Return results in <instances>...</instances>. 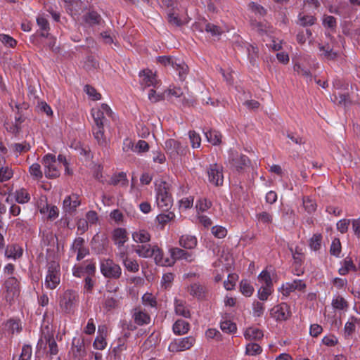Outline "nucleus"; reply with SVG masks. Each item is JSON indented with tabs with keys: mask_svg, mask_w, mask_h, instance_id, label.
<instances>
[{
	"mask_svg": "<svg viewBox=\"0 0 360 360\" xmlns=\"http://www.w3.org/2000/svg\"><path fill=\"white\" fill-rule=\"evenodd\" d=\"M293 69L297 75L304 77L307 82L312 81V75L309 69L302 67L300 63H295Z\"/></svg>",
	"mask_w": 360,
	"mask_h": 360,
	"instance_id": "obj_47",
	"label": "nucleus"
},
{
	"mask_svg": "<svg viewBox=\"0 0 360 360\" xmlns=\"http://www.w3.org/2000/svg\"><path fill=\"white\" fill-rule=\"evenodd\" d=\"M91 248L97 254L103 253L108 245V240L105 238L100 239L98 235L94 236L91 243Z\"/></svg>",
	"mask_w": 360,
	"mask_h": 360,
	"instance_id": "obj_28",
	"label": "nucleus"
},
{
	"mask_svg": "<svg viewBox=\"0 0 360 360\" xmlns=\"http://www.w3.org/2000/svg\"><path fill=\"white\" fill-rule=\"evenodd\" d=\"M65 7L71 15L79 13L83 9L84 4L80 0H64Z\"/></svg>",
	"mask_w": 360,
	"mask_h": 360,
	"instance_id": "obj_26",
	"label": "nucleus"
},
{
	"mask_svg": "<svg viewBox=\"0 0 360 360\" xmlns=\"http://www.w3.org/2000/svg\"><path fill=\"white\" fill-rule=\"evenodd\" d=\"M1 292L8 302H11L20 293V281L15 276H8L4 281Z\"/></svg>",
	"mask_w": 360,
	"mask_h": 360,
	"instance_id": "obj_5",
	"label": "nucleus"
},
{
	"mask_svg": "<svg viewBox=\"0 0 360 360\" xmlns=\"http://www.w3.org/2000/svg\"><path fill=\"white\" fill-rule=\"evenodd\" d=\"M207 141L214 146L219 145L221 142V134L213 129L204 131Z\"/></svg>",
	"mask_w": 360,
	"mask_h": 360,
	"instance_id": "obj_35",
	"label": "nucleus"
},
{
	"mask_svg": "<svg viewBox=\"0 0 360 360\" xmlns=\"http://www.w3.org/2000/svg\"><path fill=\"white\" fill-rule=\"evenodd\" d=\"M195 339L193 336L175 339L170 342L168 350L171 352H179L191 349L195 344Z\"/></svg>",
	"mask_w": 360,
	"mask_h": 360,
	"instance_id": "obj_9",
	"label": "nucleus"
},
{
	"mask_svg": "<svg viewBox=\"0 0 360 360\" xmlns=\"http://www.w3.org/2000/svg\"><path fill=\"white\" fill-rule=\"evenodd\" d=\"M263 335V332L261 330L253 327L247 328L244 332V337L248 340H259L262 338Z\"/></svg>",
	"mask_w": 360,
	"mask_h": 360,
	"instance_id": "obj_38",
	"label": "nucleus"
},
{
	"mask_svg": "<svg viewBox=\"0 0 360 360\" xmlns=\"http://www.w3.org/2000/svg\"><path fill=\"white\" fill-rule=\"evenodd\" d=\"M142 303L146 307L156 308L157 301L155 297L151 293H145L142 296Z\"/></svg>",
	"mask_w": 360,
	"mask_h": 360,
	"instance_id": "obj_55",
	"label": "nucleus"
},
{
	"mask_svg": "<svg viewBox=\"0 0 360 360\" xmlns=\"http://www.w3.org/2000/svg\"><path fill=\"white\" fill-rule=\"evenodd\" d=\"M264 304L259 301H254L252 303V313L254 316L260 317L264 312Z\"/></svg>",
	"mask_w": 360,
	"mask_h": 360,
	"instance_id": "obj_58",
	"label": "nucleus"
},
{
	"mask_svg": "<svg viewBox=\"0 0 360 360\" xmlns=\"http://www.w3.org/2000/svg\"><path fill=\"white\" fill-rule=\"evenodd\" d=\"M98 335L95 338L93 346L96 349L103 350L105 348L107 342L105 337L107 335V328L105 326L98 327Z\"/></svg>",
	"mask_w": 360,
	"mask_h": 360,
	"instance_id": "obj_23",
	"label": "nucleus"
},
{
	"mask_svg": "<svg viewBox=\"0 0 360 360\" xmlns=\"http://www.w3.org/2000/svg\"><path fill=\"white\" fill-rule=\"evenodd\" d=\"M173 69L176 71L180 81H184L188 73V67L184 61L180 58H177L174 62Z\"/></svg>",
	"mask_w": 360,
	"mask_h": 360,
	"instance_id": "obj_27",
	"label": "nucleus"
},
{
	"mask_svg": "<svg viewBox=\"0 0 360 360\" xmlns=\"http://www.w3.org/2000/svg\"><path fill=\"white\" fill-rule=\"evenodd\" d=\"M15 201L20 204H25L30 201V195L25 188H20L14 193Z\"/></svg>",
	"mask_w": 360,
	"mask_h": 360,
	"instance_id": "obj_40",
	"label": "nucleus"
},
{
	"mask_svg": "<svg viewBox=\"0 0 360 360\" xmlns=\"http://www.w3.org/2000/svg\"><path fill=\"white\" fill-rule=\"evenodd\" d=\"M152 257H153L157 265L162 266H173V259H170V257H164L163 251L158 245H154Z\"/></svg>",
	"mask_w": 360,
	"mask_h": 360,
	"instance_id": "obj_21",
	"label": "nucleus"
},
{
	"mask_svg": "<svg viewBox=\"0 0 360 360\" xmlns=\"http://www.w3.org/2000/svg\"><path fill=\"white\" fill-rule=\"evenodd\" d=\"M84 91L93 101H98L101 98V94L97 92L96 89L90 85H85Z\"/></svg>",
	"mask_w": 360,
	"mask_h": 360,
	"instance_id": "obj_59",
	"label": "nucleus"
},
{
	"mask_svg": "<svg viewBox=\"0 0 360 360\" xmlns=\"http://www.w3.org/2000/svg\"><path fill=\"white\" fill-rule=\"evenodd\" d=\"M37 24L39 28L40 35L43 37H48L50 27L47 18L41 15H38Z\"/></svg>",
	"mask_w": 360,
	"mask_h": 360,
	"instance_id": "obj_32",
	"label": "nucleus"
},
{
	"mask_svg": "<svg viewBox=\"0 0 360 360\" xmlns=\"http://www.w3.org/2000/svg\"><path fill=\"white\" fill-rule=\"evenodd\" d=\"M40 233L41 235V244L44 246L53 245L55 240H57L56 235L51 231L44 230Z\"/></svg>",
	"mask_w": 360,
	"mask_h": 360,
	"instance_id": "obj_39",
	"label": "nucleus"
},
{
	"mask_svg": "<svg viewBox=\"0 0 360 360\" xmlns=\"http://www.w3.org/2000/svg\"><path fill=\"white\" fill-rule=\"evenodd\" d=\"M208 180L212 184L219 186L223 184V167L217 163L210 164L207 168Z\"/></svg>",
	"mask_w": 360,
	"mask_h": 360,
	"instance_id": "obj_11",
	"label": "nucleus"
},
{
	"mask_svg": "<svg viewBox=\"0 0 360 360\" xmlns=\"http://www.w3.org/2000/svg\"><path fill=\"white\" fill-rule=\"evenodd\" d=\"M140 80V85L143 88L153 86L156 87L158 85L155 74L150 70L146 69L140 71L139 74Z\"/></svg>",
	"mask_w": 360,
	"mask_h": 360,
	"instance_id": "obj_15",
	"label": "nucleus"
},
{
	"mask_svg": "<svg viewBox=\"0 0 360 360\" xmlns=\"http://www.w3.org/2000/svg\"><path fill=\"white\" fill-rule=\"evenodd\" d=\"M80 205L79 196L76 194H72L65 198L63 202V211L68 214H72L76 211L77 207Z\"/></svg>",
	"mask_w": 360,
	"mask_h": 360,
	"instance_id": "obj_18",
	"label": "nucleus"
},
{
	"mask_svg": "<svg viewBox=\"0 0 360 360\" xmlns=\"http://www.w3.org/2000/svg\"><path fill=\"white\" fill-rule=\"evenodd\" d=\"M212 205L210 201L207 200L205 198H200L196 202L195 207L198 212H205L207 211Z\"/></svg>",
	"mask_w": 360,
	"mask_h": 360,
	"instance_id": "obj_64",
	"label": "nucleus"
},
{
	"mask_svg": "<svg viewBox=\"0 0 360 360\" xmlns=\"http://www.w3.org/2000/svg\"><path fill=\"white\" fill-rule=\"evenodd\" d=\"M248 158L244 155L239 154L237 151L230 150L229 152V162L231 167L240 172L243 167L248 163Z\"/></svg>",
	"mask_w": 360,
	"mask_h": 360,
	"instance_id": "obj_14",
	"label": "nucleus"
},
{
	"mask_svg": "<svg viewBox=\"0 0 360 360\" xmlns=\"http://www.w3.org/2000/svg\"><path fill=\"white\" fill-rule=\"evenodd\" d=\"M175 311L176 314L184 317H189L190 311L185 305V302L182 300H175Z\"/></svg>",
	"mask_w": 360,
	"mask_h": 360,
	"instance_id": "obj_46",
	"label": "nucleus"
},
{
	"mask_svg": "<svg viewBox=\"0 0 360 360\" xmlns=\"http://www.w3.org/2000/svg\"><path fill=\"white\" fill-rule=\"evenodd\" d=\"M274 292L273 287L261 286L257 291V297L261 301H266Z\"/></svg>",
	"mask_w": 360,
	"mask_h": 360,
	"instance_id": "obj_53",
	"label": "nucleus"
},
{
	"mask_svg": "<svg viewBox=\"0 0 360 360\" xmlns=\"http://www.w3.org/2000/svg\"><path fill=\"white\" fill-rule=\"evenodd\" d=\"M150 234L144 229H140L132 233V239L135 243L147 244L150 240Z\"/></svg>",
	"mask_w": 360,
	"mask_h": 360,
	"instance_id": "obj_29",
	"label": "nucleus"
},
{
	"mask_svg": "<svg viewBox=\"0 0 360 360\" xmlns=\"http://www.w3.org/2000/svg\"><path fill=\"white\" fill-rule=\"evenodd\" d=\"M127 183L128 180L127 178V174L122 172L114 174L110 180V184L114 186L120 185L122 186H127Z\"/></svg>",
	"mask_w": 360,
	"mask_h": 360,
	"instance_id": "obj_41",
	"label": "nucleus"
},
{
	"mask_svg": "<svg viewBox=\"0 0 360 360\" xmlns=\"http://www.w3.org/2000/svg\"><path fill=\"white\" fill-rule=\"evenodd\" d=\"M165 149L172 158L184 155L188 151V146L177 140L169 139L165 142Z\"/></svg>",
	"mask_w": 360,
	"mask_h": 360,
	"instance_id": "obj_8",
	"label": "nucleus"
},
{
	"mask_svg": "<svg viewBox=\"0 0 360 360\" xmlns=\"http://www.w3.org/2000/svg\"><path fill=\"white\" fill-rule=\"evenodd\" d=\"M23 250L18 244H11L7 245L5 250V257L8 259L14 261L18 259L22 256Z\"/></svg>",
	"mask_w": 360,
	"mask_h": 360,
	"instance_id": "obj_22",
	"label": "nucleus"
},
{
	"mask_svg": "<svg viewBox=\"0 0 360 360\" xmlns=\"http://www.w3.org/2000/svg\"><path fill=\"white\" fill-rule=\"evenodd\" d=\"M4 328L8 334H14L15 333H19L21 330L20 321L14 319H10L6 321Z\"/></svg>",
	"mask_w": 360,
	"mask_h": 360,
	"instance_id": "obj_44",
	"label": "nucleus"
},
{
	"mask_svg": "<svg viewBox=\"0 0 360 360\" xmlns=\"http://www.w3.org/2000/svg\"><path fill=\"white\" fill-rule=\"evenodd\" d=\"M60 283V264L57 261H50L47 264V272L44 281L45 287L49 290H54L58 287Z\"/></svg>",
	"mask_w": 360,
	"mask_h": 360,
	"instance_id": "obj_3",
	"label": "nucleus"
},
{
	"mask_svg": "<svg viewBox=\"0 0 360 360\" xmlns=\"http://www.w3.org/2000/svg\"><path fill=\"white\" fill-rule=\"evenodd\" d=\"M79 304V295L73 290H65L60 297L59 307L65 314H73Z\"/></svg>",
	"mask_w": 360,
	"mask_h": 360,
	"instance_id": "obj_2",
	"label": "nucleus"
},
{
	"mask_svg": "<svg viewBox=\"0 0 360 360\" xmlns=\"http://www.w3.org/2000/svg\"><path fill=\"white\" fill-rule=\"evenodd\" d=\"M174 217L175 214L173 212L167 211V213H162L158 214L156 217V219L159 224L164 226L172 220Z\"/></svg>",
	"mask_w": 360,
	"mask_h": 360,
	"instance_id": "obj_57",
	"label": "nucleus"
},
{
	"mask_svg": "<svg viewBox=\"0 0 360 360\" xmlns=\"http://www.w3.org/2000/svg\"><path fill=\"white\" fill-rule=\"evenodd\" d=\"M191 146L193 148H198L200 146L201 138L199 134L195 131H190L188 133Z\"/></svg>",
	"mask_w": 360,
	"mask_h": 360,
	"instance_id": "obj_60",
	"label": "nucleus"
},
{
	"mask_svg": "<svg viewBox=\"0 0 360 360\" xmlns=\"http://www.w3.org/2000/svg\"><path fill=\"white\" fill-rule=\"evenodd\" d=\"M183 94L182 89L180 87L174 86H169V87L165 91V99L172 101L174 98H181Z\"/></svg>",
	"mask_w": 360,
	"mask_h": 360,
	"instance_id": "obj_36",
	"label": "nucleus"
},
{
	"mask_svg": "<svg viewBox=\"0 0 360 360\" xmlns=\"http://www.w3.org/2000/svg\"><path fill=\"white\" fill-rule=\"evenodd\" d=\"M356 270V267L349 257H346L343 261V265L338 270L340 275H346L349 271Z\"/></svg>",
	"mask_w": 360,
	"mask_h": 360,
	"instance_id": "obj_50",
	"label": "nucleus"
},
{
	"mask_svg": "<svg viewBox=\"0 0 360 360\" xmlns=\"http://www.w3.org/2000/svg\"><path fill=\"white\" fill-rule=\"evenodd\" d=\"M322 236L321 234H314L309 240L310 248L314 251L320 249L321 245Z\"/></svg>",
	"mask_w": 360,
	"mask_h": 360,
	"instance_id": "obj_56",
	"label": "nucleus"
},
{
	"mask_svg": "<svg viewBox=\"0 0 360 360\" xmlns=\"http://www.w3.org/2000/svg\"><path fill=\"white\" fill-rule=\"evenodd\" d=\"M127 271L131 273H136L139 271V264L136 259L128 258L122 263Z\"/></svg>",
	"mask_w": 360,
	"mask_h": 360,
	"instance_id": "obj_45",
	"label": "nucleus"
},
{
	"mask_svg": "<svg viewBox=\"0 0 360 360\" xmlns=\"http://www.w3.org/2000/svg\"><path fill=\"white\" fill-rule=\"evenodd\" d=\"M190 329V324L188 322L179 319L174 324L172 327L173 332L175 335H181L187 333Z\"/></svg>",
	"mask_w": 360,
	"mask_h": 360,
	"instance_id": "obj_30",
	"label": "nucleus"
},
{
	"mask_svg": "<svg viewBox=\"0 0 360 360\" xmlns=\"http://www.w3.org/2000/svg\"><path fill=\"white\" fill-rule=\"evenodd\" d=\"M298 19L300 21V24L302 26H310L315 23L316 18L313 15H302V14H300L298 16Z\"/></svg>",
	"mask_w": 360,
	"mask_h": 360,
	"instance_id": "obj_62",
	"label": "nucleus"
},
{
	"mask_svg": "<svg viewBox=\"0 0 360 360\" xmlns=\"http://www.w3.org/2000/svg\"><path fill=\"white\" fill-rule=\"evenodd\" d=\"M102 305L106 311H110L117 307L118 300L112 296L105 295Z\"/></svg>",
	"mask_w": 360,
	"mask_h": 360,
	"instance_id": "obj_42",
	"label": "nucleus"
},
{
	"mask_svg": "<svg viewBox=\"0 0 360 360\" xmlns=\"http://www.w3.org/2000/svg\"><path fill=\"white\" fill-rule=\"evenodd\" d=\"M155 191V202L158 207L162 212L169 211L173 205L169 184L164 181H157Z\"/></svg>",
	"mask_w": 360,
	"mask_h": 360,
	"instance_id": "obj_1",
	"label": "nucleus"
},
{
	"mask_svg": "<svg viewBox=\"0 0 360 360\" xmlns=\"http://www.w3.org/2000/svg\"><path fill=\"white\" fill-rule=\"evenodd\" d=\"M356 325H360V319L354 316H350L345 325L344 330L345 335L347 337L351 336L354 333Z\"/></svg>",
	"mask_w": 360,
	"mask_h": 360,
	"instance_id": "obj_31",
	"label": "nucleus"
},
{
	"mask_svg": "<svg viewBox=\"0 0 360 360\" xmlns=\"http://www.w3.org/2000/svg\"><path fill=\"white\" fill-rule=\"evenodd\" d=\"M92 133L97 143L103 147L108 148L110 143V139L105 134L104 127L103 126H93Z\"/></svg>",
	"mask_w": 360,
	"mask_h": 360,
	"instance_id": "obj_19",
	"label": "nucleus"
},
{
	"mask_svg": "<svg viewBox=\"0 0 360 360\" xmlns=\"http://www.w3.org/2000/svg\"><path fill=\"white\" fill-rule=\"evenodd\" d=\"M170 259H173V265L176 260H184L187 262L195 261V255L191 252H188L179 248H172L169 250Z\"/></svg>",
	"mask_w": 360,
	"mask_h": 360,
	"instance_id": "obj_13",
	"label": "nucleus"
},
{
	"mask_svg": "<svg viewBox=\"0 0 360 360\" xmlns=\"http://www.w3.org/2000/svg\"><path fill=\"white\" fill-rule=\"evenodd\" d=\"M134 252L136 255L142 258H150L153 257V253L154 251V245H151L150 244H141L134 245Z\"/></svg>",
	"mask_w": 360,
	"mask_h": 360,
	"instance_id": "obj_24",
	"label": "nucleus"
},
{
	"mask_svg": "<svg viewBox=\"0 0 360 360\" xmlns=\"http://www.w3.org/2000/svg\"><path fill=\"white\" fill-rule=\"evenodd\" d=\"M307 285L305 282L302 279H295L291 282L283 283L278 288V292L283 297H288L292 292L295 291L302 292L305 290Z\"/></svg>",
	"mask_w": 360,
	"mask_h": 360,
	"instance_id": "obj_10",
	"label": "nucleus"
},
{
	"mask_svg": "<svg viewBox=\"0 0 360 360\" xmlns=\"http://www.w3.org/2000/svg\"><path fill=\"white\" fill-rule=\"evenodd\" d=\"M319 49L321 56L326 60H334L337 57V53L335 52L332 47L328 44H319Z\"/></svg>",
	"mask_w": 360,
	"mask_h": 360,
	"instance_id": "obj_33",
	"label": "nucleus"
},
{
	"mask_svg": "<svg viewBox=\"0 0 360 360\" xmlns=\"http://www.w3.org/2000/svg\"><path fill=\"white\" fill-rule=\"evenodd\" d=\"M188 291L191 295L198 299L203 298L206 292L205 288L197 283L191 284L188 288Z\"/></svg>",
	"mask_w": 360,
	"mask_h": 360,
	"instance_id": "obj_37",
	"label": "nucleus"
},
{
	"mask_svg": "<svg viewBox=\"0 0 360 360\" xmlns=\"http://www.w3.org/2000/svg\"><path fill=\"white\" fill-rule=\"evenodd\" d=\"M258 281L263 287H273V282L269 272L263 270L258 276Z\"/></svg>",
	"mask_w": 360,
	"mask_h": 360,
	"instance_id": "obj_49",
	"label": "nucleus"
},
{
	"mask_svg": "<svg viewBox=\"0 0 360 360\" xmlns=\"http://www.w3.org/2000/svg\"><path fill=\"white\" fill-rule=\"evenodd\" d=\"M179 244L184 249L192 250L197 246L198 240L194 236L185 234L179 238Z\"/></svg>",
	"mask_w": 360,
	"mask_h": 360,
	"instance_id": "obj_25",
	"label": "nucleus"
},
{
	"mask_svg": "<svg viewBox=\"0 0 360 360\" xmlns=\"http://www.w3.org/2000/svg\"><path fill=\"white\" fill-rule=\"evenodd\" d=\"M70 354L75 360H83L86 356L84 342L83 340L73 339Z\"/></svg>",
	"mask_w": 360,
	"mask_h": 360,
	"instance_id": "obj_16",
	"label": "nucleus"
},
{
	"mask_svg": "<svg viewBox=\"0 0 360 360\" xmlns=\"http://www.w3.org/2000/svg\"><path fill=\"white\" fill-rule=\"evenodd\" d=\"M331 305L336 310L347 311L349 308L348 302L340 295H335L333 297Z\"/></svg>",
	"mask_w": 360,
	"mask_h": 360,
	"instance_id": "obj_34",
	"label": "nucleus"
},
{
	"mask_svg": "<svg viewBox=\"0 0 360 360\" xmlns=\"http://www.w3.org/2000/svg\"><path fill=\"white\" fill-rule=\"evenodd\" d=\"M91 115L94 119L93 126L108 125V118L114 119V113L108 105L101 104L100 106L94 108L91 110Z\"/></svg>",
	"mask_w": 360,
	"mask_h": 360,
	"instance_id": "obj_4",
	"label": "nucleus"
},
{
	"mask_svg": "<svg viewBox=\"0 0 360 360\" xmlns=\"http://www.w3.org/2000/svg\"><path fill=\"white\" fill-rule=\"evenodd\" d=\"M220 328L226 333H234L237 330L236 323L229 320L221 321Z\"/></svg>",
	"mask_w": 360,
	"mask_h": 360,
	"instance_id": "obj_52",
	"label": "nucleus"
},
{
	"mask_svg": "<svg viewBox=\"0 0 360 360\" xmlns=\"http://www.w3.org/2000/svg\"><path fill=\"white\" fill-rule=\"evenodd\" d=\"M176 60L177 58L168 56H162L157 58L158 63L165 66H171L172 68L174 65V62H176Z\"/></svg>",
	"mask_w": 360,
	"mask_h": 360,
	"instance_id": "obj_63",
	"label": "nucleus"
},
{
	"mask_svg": "<svg viewBox=\"0 0 360 360\" xmlns=\"http://www.w3.org/2000/svg\"><path fill=\"white\" fill-rule=\"evenodd\" d=\"M46 342L49 346V352L51 355H56L58 352V345L52 335L44 336Z\"/></svg>",
	"mask_w": 360,
	"mask_h": 360,
	"instance_id": "obj_51",
	"label": "nucleus"
},
{
	"mask_svg": "<svg viewBox=\"0 0 360 360\" xmlns=\"http://www.w3.org/2000/svg\"><path fill=\"white\" fill-rule=\"evenodd\" d=\"M100 269L103 276L107 278L118 279L122 275L120 266L109 258L101 261Z\"/></svg>",
	"mask_w": 360,
	"mask_h": 360,
	"instance_id": "obj_6",
	"label": "nucleus"
},
{
	"mask_svg": "<svg viewBox=\"0 0 360 360\" xmlns=\"http://www.w3.org/2000/svg\"><path fill=\"white\" fill-rule=\"evenodd\" d=\"M42 165L44 167V173L47 178H56L59 176L61 170L60 162L56 161L54 155L48 153L42 159Z\"/></svg>",
	"mask_w": 360,
	"mask_h": 360,
	"instance_id": "obj_7",
	"label": "nucleus"
},
{
	"mask_svg": "<svg viewBox=\"0 0 360 360\" xmlns=\"http://www.w3.org/2000/svg\"><path fill=\"white\" fill-rule=\"evenodd\" d=\"M290 306L285 302H281L270 310V316L277 321L288 320L291 316Z\"/></svg>",
	"mask_w": 360,
	"mask_h": 360,
	"instance_id": "obj_12",
	"label": "nucleus"
},
{
	"mask_svg": "<svg viewBox=\"0 0 360 360\" xmlns=\"http://www.w3.org/2000/svg\"><path fill=\"white\" fill-rule=\"evenodd\" d=\"M131 315L134 323L137 326H143L150 323L151 319L149 314L140 308L133 309Z\"/></svg>",
	"mask_w": 360,
	"mask_h": 360,
	"instance_id": "obj_17",
	"label": "nucleus"
},
{
	"mask_svg": "<svg viewBox=\"0 0 360 360\" xmlns=\"http://www.w3.org/2000/svg\"><path fill=\"white\" fill-rule=\"evenodd\" d=\"M84 20L90 25H99L102 18L97 12L89 11L84 15Z\"/></svg>",
	"mask_w": 360,
	"mask_h": 360,
	"instance_id": "obj_43",
	"label": "nucleus"
},
{
	"mask_svg": "<svg viewBox=\"0 0 360 360\" xmlns=\"http://www.w3.org/2000/svg\"><path fill=\"white\" fill-rule=\"evenodd\" d=\"M254 288L250 283L246 280L240 282V291L245 297H250L254 292Z\"/></svg>",
	"mask_w": 360,
	"mask_h": 360,
	"instance_id": "obj_48",
	"label": "nucleus"
},
{
	"mask_svg": "<svg viewBox=\"0 0 360 360\" xmlns=\"http://www.w3.org/2000/svg\"><path fill=\"white\" fill-rule=\"evenodd\" d=\"M128 239V233L125 229L116 228L112 231V240L117 248L124 246Z\"/></svg>",
	"mask_w": 360,
	"mask_h": 360,
	"instance_id": "obj_20",
	"label": "nucleus"
},
{
	"mask_svg": "<svg viewBox=\"0 0 360 360\" xmlns=\"http://www.w3.org/2000/svg\"><path fill=\"white\" fill-rule=\"evenodd\" d=\"M29 172L35 179H40L43 176L41 166L38 163L32 164L29 168Z\"/></svg>",
	"mask_w": 360,
	"mask_h": 360,
	"instance_id": "obj_61",
	"label": "nucleus"
},
{
	"mask_svg": "<svg viewBox=\"0 0 360 360\" xmlns=\"http://www.w3.org/2000/svg\"><path fill=\"white\" fill-rule=\"evenodd\" d=\"M262 352V347L257 343H249L246 345L245 354L255 356Z\"/></svg>",
	"mask_w": 360,
	"mask_h": 360,
	"instance_id": "obj_54",
	"label": "nucleus"
}]
</instances>
